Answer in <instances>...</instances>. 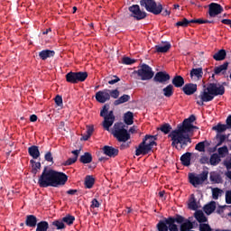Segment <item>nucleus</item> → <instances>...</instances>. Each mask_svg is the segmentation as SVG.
<instances>
[{"instance_id":"nucleus-1","label":"nucleus","mask_w":231,"mask_h":231,"mask_svg":"<svg viewBox=\"0 0 231 231\" xmlns=\"http://www.w3.org/2000/svg\"><path fill=\"white\" fill-rule=\"evenodd\" d=\"M196 122V116L191 115L189 118L183 120L182 124L177 125L175 130L169 134V138L171 140V147L177 149H185L189 143H192V139L189 133H192L196 126L192 123ZM180 145V148L178 147Z\"/></svg>"},{"instance_id":"nucleus-2","label":"nucleus","mask_w":231,"mask_h":231,"mask_svg":"<svg viewBox=\"0 0 231 231\" xmlns=\"http://www.w3.org/2000/svg\"><path fill=\"white\" fill-rule=\"evenodd\" d=\"M204 88H205L199 96L200 101H197L198 106H205V102H212V100H214V97L225 95V87L223 85L209 83L207 87L204 86Z\"/></svg>"},{"instance_id":"nucleus-3","label":"nucleus","mask_w":231,"mask_h":231,"mask_svg":"<svg viewBox=\"0 0 231 231\" xmlns=\"http://www.w3.org/2000/svg\"><path fill=\"white\" fill-rule=\"evenodd\" d=\"M185 217L181 215H177L174 217H164L160 220L157 224L158 231H179L178 225H183L185 223ZM176 223L178 225H176Z\"/></svg>"},{"instance_id":"nucleus-4","label":"nucleus","mask_w":231,"mask_h":231,"mask_svg":"<svg viewBox=\"0 0 231 231\" xmlns=\"http://www.w3.org/2000/svg\"><path fill=\"white\" fill-rule=\"evenodd\" d=\"M55 176V170L49 169L45 166L42 175L38 180V185L41 189H48V187H53V180Z\"/></svg>"},{"instance_id":"nucleus-5","label":"nucleus","mask_w":231,"mask_h":231,"mask_svg":"<svg viewBox=\"0 0 231 231\" xmlns=\"http://www.w3.org/2000/svg\"><path fill=\"white\" fill-rule=\"evenodd\" d=\"M100 116L104 118L103 127L106 131H109V128L115 124V114L113 110L109 111V104H106L100 112Z\"/></svg>"},{"instance_id":"nucleus-6","label":"nucleus","mask_w":231,"mask_h":231,"mask_svg":"<svg viewBox=\"0 0 231 231\" xmlns=\"http://www.w3.org/2000/svg\"><path fill=\"white\" fill-rule=\"evenodd\" d=\"M140 5L145 8L146 12L153 14V15H160L163 12V5L157 4L155 0H141Z\"/></svg>"},{"instance_id":"nucleus-7","label":"nucleus","mask_w":231,"mask_h":231,"mask_svg":"<svg viewBox=\"0 0 231 231\" xmlns=\"http://www.w3.org/2000/svg\"><path fill=\"white\" fill-rule=\"evenodd\" d=\"M112 134L119 142H127V140H131V134L125 128H124V125L122 123H116L114 125Z\"/></svg>"},{"instance_id":"nucleus-8","label":"nucleus","mask_w":231,"mask_h":231,"mask_svg":"<svg viewBox=\"0 0 231 231\" xmlns=\"http://www.w3.org/2000/svg\"><path fill=\"white\" fill-rule=\"evenodd\" d=\"M134 73L138 75L141 80H151V79L154 77V71H152V68L145 63H143L141 68L137 70H134Z\"/></svg>"},{"instance_id":"nucleus-9","label":"nucleus","mask_w":231,"mask_h":231,"mask_svg":"<svg viewBox=\"0 0 231 231\" xmlns=\"http://www.w3.org/2000/svg\"><path fill=\"white\" fill-rule=\"evenodd\" d=\"M150 152H152V143L147 144V138H143L135 150V156H146Z\"/></svg>"},{"instance_id":"nucleus-10","label":"nucleus","mask_w":231,"mask_h":231,"mask_svg":"<svg viewBox=\"0 0 231 231\" xmlns=\"http://www.w3.org/2000/svg\"><path fill=\"white\" fill-rule=\"evenodd\" d=\"M189 183L193 187H198V185H202L204 181L208 180V171H202V173L196 175L194 173L189 174Z\"/></svg>"},{"instance_id":"nucleus-11","label":"nucleus","mask_w":231,"mask_h":231,"mask_svg":"<svg viewBox=\"0 0 231 231\" xmlns=\"http://www.w3.org/2000/svg\"><path fill=\"white\" fill-rule=\"evenodd\" d=\"M130 14V17H134L135 21H142L147 17V13L145 11H142L140 9V5H133L132 6L128 7Z\"/></svg>"},{"instance_id":"nucleus-12","label":"nucleus","mask_w":231,"mask_h":231,"mask_svg":"<svg viewBox=\"0 0 231 231\" xmlns=\"http://www.w3.org/2000/svg\"><path fill=\"white\" fill-rule=\"evenodd\" d=\"M68 182V175L62 171H54V179L52 187H64Z\"/></svg>"},{"instance_id":"nucleus-13","label":"nucleus","mask_w":231,"mask_h":231,"mask_svg":"<svg viewBox=\"0 0 231 231\" xmlns=\"http://www.w3.org/2000/svg\"><path fill=\"white\" fill-rule=\"evenodd\" d=\"M171 80V75L165 71H159L153 77V82H158L159 84H167Z\"/></svg>"},{"instance_id":"nucleus-14","label":"nucleus","mask_w":231,"mask_h":231,"mask_svg":"<svg viewBox=\"0 0 231 231\" xmlns=\"http://www.w3.org/2000/svg\"><path fill=\"white\" fill-rule=\"evenodd\" d=\"M208 14L209 17H216L217 15H219V14H223V6L219 4L211 3L208 5Z\"/></svg>"},{"instance_id":"nucleus-15","label":"nucleus","mask_w":231,"mask_h":231,"mask_svg":"<svg viewBox=\"0 0 231 231\" xmlns=\"http://www.w3.org/2000/svg\"><path fill=\"white\" fill-rule=\"evenodd\" d=\"M96 100L99 104H106L109 98V89L99 90L96 93Z\"/></svg>"},{"instance_id":"nucleus-16","label":"nucleus","mask_w":231,"mask_h":231,"mask_svg":"<svg viewBox=\"0 0 231 231\" xmlns=\"http://www.w3.org/2000/svg\"><path fill=\"white\" fill-rule=\"evenodd\" d=\"M103 152L106 154V156H109V158H116L118 156V149L109 146V145H105L103 147Z\"/></svg>"},{"instance_id":"nucleus-17","label":"nucleus","mask_w":231,"mask_h":231,"mask_svg":"<svg viewBox=\"0 0 231 231\" xmlns=\"http://www.w3.org/2000/svg\"><path fill=\"white\" fill-rule=\"evenodd\" d=\"M182 91L185 95H188V96L194 95V93L198 91V85L194 83H187L182 88Z\"/></svg>"},{"instance_id":"nucleus-18","label":"nucleus","mask_w":231,"mask_h":231,"mask_svg":"<svg viewBox=\"0 0 231 231\" xmlns=\"http://www.w3.org/2000/svg\"><path fill=\"white\" fill-rule=\"evenodd\" d=\"M171 84L174 88H183L185 86V79L180 75H175L171 80Z\"/></svg>"},{"instance_id":"nucleus-19","label":"nucleus","mask_w":231,"mask_h":231,"mask_svg":"<svg viewBox=\"0 0 231 231\" xmlns=\"http://www.w3.org/2000/svg\"><path fill=\"white\" fill-rule=\"evenodd\" d=\"M37 217L34 215H28L26 216L25 225L30 228H35L37 226Z\"/></svg>"},{"instance_id":"nucleus-20","label":"nucleus","mask_w":231,"mask_h":231,"mask_svg":"<svg viewBox=\"0 0 231 231\" xmlns=\"http://www.w3.org/2000/svg\"><path fill=\"white\" fill-rule=\"evenodd\" d=\"M39 57L42 60H46V59H51V57H55V51L43 50L39 52Z\"/></svg>"},{"instance_id":"nucleus-21","label":"nucleus","mask_w":231,"mask_h":231,"mask_svg":"<svg viewBox=\"0 0 231 231\" xmlns=\"http://www.w3.org/2000/svg\"><path fill=\"white\" fill-rule=\"evenodd\" d=\"M28 153L33 158V160H37L39 156H41V152L39 151V146L32 145L28 148Z\"/></svg>"},{"instance_id":"nucleus-22","label":"nucleus","mask_w":231,"mask_h":231,"mask_svg":"<svg viewBox=\"0 0 231 231\" xmlns=\"http://www.w3.org/2000/svg\"><path fill=\"white\" fill-rule=\"evenodd\" d=\"M189 75L191 79L195 77L198 80H201L203 79V68L192 69Z\"/></svg>"},{"instance_id":"nucleus-23","label":"nucleus","mask_w":231,"mask_h":231,"mask_svg":"<svg viewBox=\"0 0 231 231\" xmlns=\"http://www.w3.org/2000/svg\"><path fill=\"white\" fill-rule=\"evenodd\" d=\"M228 61L224 62L222 65H219L218 67H215L214 73L215 75H219V73H222V75H225L226 73V69H228Z\"/></svg>"},{"instance_id":"nucleus-24","label":"nucleus","mask_w":231,"mask_h":231,"mask_svg":"<svg viewBox=\"0 0 231 231\" xmlns=\"http://www.w3.org/2000/svg\"><path fill=\"white\" fill-rule=\"evenodd\" d=\"M162 94L166 98H171L172 95H174V86L172 84L167 85L164 88H162Z\"/></svg>"},{"instance_id":"nucleus-25","label":"nucleus","mask_w":231,"mask_h":231,"mask_svg":"<svg viewBox=\"0 0 231 231\" xmlns=\"http://www.w3.org/2000/svg\"><path fill=\"white\" fill-rule=\"evenodd\" d=\"M214 60L221 61L226 59V51L225 49L219 50L213 55Z\"/></svg>"},{"instance_id":"nucleus-26","label":"nucleus","mask_w":231,"mask_h":231,"mask_svg":"<svg viewBox=\"0 0 231 231\" xmlns=\"http://www.w3.org/2000/svg\"><path fill=\"white\" fill-rule=\"evenodd\" d=\"M190 156H192V153L189 152L180 156V162L184 167H189V165H190Z\"/></svg>"},{"instance_id":"nucleus-27","label":"nucleus","mask_w":231,"mask_h":231,"mask_svg":"<svg viewBox=\"0 0 231 231\" xmlns=\"http://www.w3.org/2000/svg\"><path fill=\"white\" fill-rule=\"evenodd\" d=\"M171 50V43L166 42L164 45H156L155 51L157 53H167Z\"/></svg>"},{"instance_id":"nucleus-28","label":"nucleus","mask_w":231,"mask_h":231,"mask_svg":"<svg viewBox=\"0 0 231 231\" xmlns=\"http://www.w3.org/2000/svg\"><path fill=\"white\" fill-rule=\"evenodd\" d=\"M195 218L199 223H202V224L207 223V221H208V219L205 216V213H203V211L201 210H198L195 212Z\"/></svg>"},{"instance_id":"nucleus-29","label":"nucleus","mask_w":231,"mask_h":231,"mask_svg":"<svg viewBox=\"0 0 231 231\" xmlns=\"http://www.w3.org/2000/svg\"><path fill=\"white\" fill-rule=\"evenodd\" d=\"M80 163L88 164L91 163L93 162V155H91L89 152H85L83 155L79 158Z\"/></svg>"},{"instance_id":"nucleus-30","label":"nucleus","mask_w":231,"mask_h":231,"mask_svg":"<svg viewBox=\"0 0 231 231\" xmlns=\"http://www.w3.org/2000/svg\"><path fill=\"white\" fill-rule=\"evenodd\" d=\"M75 73H76V84H79V82H85L86 79H88L87 71H79Z\"/></svg>"},{"instance_id":"nucleus-31","label":"nucleus","mask_w":231,"mask_h":231,"mask_svg":"<svg viewBox=\"0 0 231 231\" xmlns=\"http://www.w3.org/2000/svg\"><path fill=\"white\" fill-rule=\"evenodd\" d=\"M124 120H125V124H126V125H133V124L134 123V116L133 115V112L128 111L125 114L124 116Z\"/></svg>"},{"instance_id":"nucleus-32","label":"nucleus","mask_w":231,"mask_h":231,"mask_svg":"<svg viewBox=\"0 0 231 231\" xmlns=\"http://www.w3.org/2000/svg\"><path fill=\"white\" fill-rule=\"evenodd\" d=\"M221 162V157L217 153H213L210 156L209 159V164H211L213 167H216V165H219Z\"/></svg>"},{"instance_id":"nucleus-33","label":"nucleus","mask_w":231,"mask_h":231,"mask_svg":"<svg viewBox=\"0 0 231 231\" xmlns=\"http://www.w3.org/2000/svg\"><path fill=\"white\" fill-rule=\"evenodd\" d=\"M215 210H216V201H211L209 204L204 207V212L208 216H210V214H212V212H214Z\"/></svg>"},{"instance_id":"nucleus-34","label":"nucleus","mask_w":231,"mask_h":231,"mask_svg":"<svg viewBox=\"0 0 231 231\" xmlns=\"http://www.w3.org/2000/svg\"><path fill=\"white\" fill-rule=\"evenodd\" d=\"M226 129H229L228 126L221 123H218L217 125L212 127V131H216L217 134H221V133H225Z\"/></svg>"},{"instance_id":"nucleus-35","label":"nucleus","mask_w":231,"mask_h":231,"mask_svg":"<svg viewBox=\"0 0 231 231\" xmlns=\"http://www.w3.org/2000/svg\"><path fill=\"white\" fill-rule=\"evenodd\" d=\"M131 100V96L125 94L114 102L115 106H120V104H125Z\"/></svg>"},{"instance_id":"nucleus-36","label":"nucleus","mask_w":231,"mask_h":231,"mask_svg":"<svg viewBox=\"0 0 231 231\" xmlns=\"http://www.w3.org/2000/svg\"><path fill=\"white\" fill-rule=\"evenodd\" d=\"M36 230L35 231H48V228H50V224L48 221H41L38 224H36Z\"/></svg>"},{"instance_id":"nucleus-37","label":"nucleus","mask_w":231,"mask_h":231,"mask_svg":"<svg viewBox=\"0 0 231 231\" xmlns=\"http://www.w3.org/2000/svg\"><path fill=\"white\" fill-rule=\"evenodd\" d=\"M65 79L69 84H77L76 72L70 71L67 73Z\"/></svg>"},{"instance_id":"nucleus-38","label":"nucleus","mask_w":231,"mask_h":231,"mask_svg":"<svg viewBox=\"0 0 231 231\" xmlns=\"http://www.w3.org/2000/svg\"><path fill=\"white\" fill-rule=\"evenodd\" d=\"M95 185V178L91 175H88L85 178V187L86 189H93V186Z\"/></svg>"},{"instance_id":"nucleus-39","label":"nucleus","mask_w":231,"mask_h":231,"mask_svg":"<svg viewBox=\"0 0 231 231\" xmlns=\"http://www.w3.org/2000/svg\"><path fill=\"white\" fill-rule=\"evenodd\" d=\"M160 131L164 134H171L172 133V126L169 123H165L160 127Z\"/></svg>"},{"instance_id":"nucleus-40","label":"nucleus","mask_w":231,"mask_h":231,"mask_svg":"<svg viewBox=\"0 0 231 231\" xmlns=\"http://www.w3.org/2000/svg\"><path fill=\"white\" fill-rule=\"evenodd\" d=\"M63 223H66V225H69V226H71L73 223H75V217L72 215H67L62 218Z\"/></svg>"},{"instance_id":"nucleus-41","label":"nucleus","mask_w":231,"mask_h":231,"mask_svg":"<svg viewBox=\"0 0 231 231\" xmlns=\"http://www.w3.org/2000/svg\"><path fill=\"white\" fill-rule=\"evenodd\" d=\"M52 226H56L57 230H64L66 228V225L64 224V221L61 220H54L52 222Z\"/></svg>"},{"instance_id":"nucleus-42","label":"nucleus","mask_w":231,"mask_h":231,"mask_svg":"<svg viewBox=\"0 0 231 231\" xmlns=\"http://www.w3.org/2000/svg\"><path fill=\"white\" fill-rule=\"evenodd\" d=\"M223 194V189L219 188H215L212 190V198L213 199H219V195Z\"/></svg>"},{"instance_id":"nucleus-43","label":"nucleus","mask_w":231,"mask_h":231,"mask_svg":"<svg viewBox=\"0 0 231 231\" xmlns=\"http://www.w3.org/2000/svg\"><path fill=\"white\" fill-rule=\"evenodd\" d=\"M209 180L213 183H219V181H221V176L213 172V173H210Z\"/></svg>"},{"instance_id":"nucleus-44","label":"nucleus","mask_w":231,"mask_h":231,"mask_svg":"<svg viewBox=\"0 0 231 231\" xmlns=\"http://www.w3.org/2000/svg\"><path fill=\"white\" fill-rule=\"evenodd\" d=\"M218 154L221 156V158H225L226 154H228V147L227 146H223L218 148Z\"/></svg>"},{"instance_id":"nucleus-45","label":"nucleus","mask_w":231,"mask_h":231,"mask_svg":"<svg viewBox=\"0 0 231 231\" xmlns=\"http://www.w3.org/2000/svg\"><path fill=\"white\" fill-rule=\"evenodd\" d=\"M32 174H33V176H37V172H39V171H41V162H37L33 165H32Z\"/></svg>"},{"instance_id":"nucleus-46","label":"nucleus","mask_w":231,"mask_h":231,"mask_svg":"<svg viewBox=\"0 0 231 231\" xmlns=\"http://www.w3.org/2000/svg\"><path fill=\"white\" fill-rule=\"evenodd\" d=\"M108 95H109V98H118V97H120V91H118V89H114V90H109L108 89Z\"/></svg>"},{"instance_id":"nucleus-47","label":"nucleus","mask_w":231,"mask_h":231,"mask_svg":"<svg viewBox=\"0 0 231 231\" xmlns=\"http://www.w3.org/2000/svg\"><path fill=\"white\" fill-rule=\"evenodd\" d=\"M217 138L218 139L217 145L219 147V145H223V143L226 140L227 136L226 134H217Z\"/></svg>"},{"instance_id":"nucleus-48","label":"nucleus","mask_w":231,"mask_h":231,"mask_svg":"<svg viewBox=\"0 0 231 231\" xmlns=\"http://www.w3.org/2000/svg\"><path fill=\"white\" fill-rule=\"evenodd\" d=\"M123 64H126L127 66H131V64H134L136 62V60L131 59L129 57H124L122 60Z\"/></svg>"},{"instance_id":"nucleus-49","label":"nucleus","mask_w":231,"mask_h":231,"mask_svg":"<svg viewBox=\"0 0 231 231\" xmlns=\"http://www.w3.org/2000/svg\"><path fill=\"white\" fill-rule=\"evenodd\" d=\"M175 26H181L182 28H187L189 26V20L187 18H183L182 21L177 22Z\"/></svg>"},{"instance_id":"nucleus-50","label":"nucleus","mask_w":231,"mask_h":231,"mask_svg":"<svg viewBox=\"0 0 231 231\" xmlns=\"http://www.w3.org/2000/svg\"><path fill=\"white\" fill-rule=\"evenodd\" d=\"M195 149L196 151H199V152H205V142L197 143Z\"/></svg>"},{"instance_id":"nucleus-51","label":"nucleus","mask_w":231,"mask_h":231,"mask_svg":"<svg viewBox=\"0 0 231 231\" xmlns=\"http://www.w3.org/2000/svg\"><path fill=\"white\" fill-rule=\"evenodd\" d=\"M199 231H212V227L208 224H199Z\"/></svg>"},{"instance_id":"nucleus-52","label":"nucleus","mask_w":231,"mask_h":231,"mask_svg":"<svg viewBox=\"0 0 231 231\" xmlns=\"http://www.w3.org/2000/svg\"><path fill=\"white\" fill-rule=\"evenodd\" d=\"M189 208H190V210H198V204L196 203V199L193 198L192 200L189 201Z\"/></svg>"},{"instance_id":"nucleus-53","label":"nucleus","mask_w":231,"mask_h":231,"mask_svg":"<svg viewBox=\"0 0 231 231\" xmlns=\"http://www.w3.org/2000/svg\"><path fill=\"white\" fill-rule=\"evenodd\" d=\"M45 162H49L50 163H53V155L51 152H47L44 155Z\"/></svg>"},{"instance_id":"nucleus-54","label":"nucleus","mask_w":231,"mask_h":231,"mask_svg":"<svg viewBox=\"0 0 231 231\" xmlns=\"http://www.w3.org/2000/svg\"><path fill=\"white\" fill-rule=\"evenodd\" d=\"M77 162V157H73V158H69L64 163L63 165L65 167H68L69 165H73V163H75Z\"/></svg>"},{"instance_id":"nucleus-55","label":"nucleus","mask_w":231,"mask_h":231,"mask_svg":"<svg viewBox=\"0 0 231 231\" xmlns=\"http://www.w3.org/2000/svg\"><path fill=\"white\" fill-rule=\"evenodd\" d=\"M91 208H100V202L97 199H93L91 201Z\"/></svg>"},{"instance_id":"nucleus-56","label":"nucleus","mask_w":231,"mask_h":231,"mask_svg":"<svg viewBox=\"0 0 231 231\" xmlns=\"http://www.w3.org/2000/svg\"><path fill=\"white\" fill-rule=\"evenodd\" d=\"M55 104L60 107L62 106V96L57 95L54 98Z\"/></svg>"},{"instance_id":"nucleus-57","label":"nucleus","mask_w":231,"mask_h":231,"mask_svg":"<svg viewBox=\"0 0 231 231\" xmlns=\"http://www.w3.org/2000/svg\"><path fill=\"white\" fill-rule=\"evenodd\" d=\"M226 203L231 205V190L226 192Z\"/></svg>"},{"instance_id":"nucleus-58","label":"nucleus","mask_w":231,"mask_h":231,"mask_svg":"<svg viewBox=\"0 0 231 231\" xmlns=\"http://www.w3.org/2000/svg\"><path fill=\"white\" fill-rule=\"evenodd\" d=\"M199 162L202 165L208 164V163H210V159H208V157H207V156H203L200 158Z\"/></svg>"},{"instance_id":"nucleus-59","label":"nucleus","mask_w":231,"mask_h":231,"mask_svg":"<svg viewBox=\"0 0 231 231\" xmlns=\"http://www.w3.org/2000/svg\"><path fill=\"white\" fill-rule=\"evenodd\" d=\"M214 23L213 21H210V20H203V19H201V18H199V19H197V23L198 24H207V23Z\"/></svg>"},{"instance_id":"nucleus-60","label":"nucleus","mask_w":231,"mask_h":231,"mask_svg":"<svg viewBox=\"0 0 231 231\" xmlns=\"http://www.w3.org/2000/svg\"><path fill=\"white\" fill-rule=\"evenodd\" d=\"M89 138H91V134H89L88 133H85L84 134H82L80 140L81 142H88V140H89Z\"/></svg>"},{"instance_id":"nucleus-61","label":"nucleus","mask_w":231,"mask_h":231,"mask_svg":"<svg viewBox=\"0 0 231 231\" xmlns=\"http://www.w3.org/2000/svg\"><path fill=\"white\" fill-rule=\"evenodd\" d=\"M116 82H120V78H118V76H114V79L108 80V84H110V86L116 84Z\"/></svg>"},{"instance_id":"nucleus-62","label":"nucleus","mask_w":231,"mask_h":231,"mask_svg":"<svg viewBox=\"0 0 231 231\" xmlns=\"http://www.w3.org/2000/svg\"><path fill=\"white\" fill-rule=\"evenodd\" d=\"M225 167L227 169V171L231 170V158L228 161H226L224 162Z\"/></svg>"},{"instance_id":"nucleus-63","label":"nucleus","mask_w":231,"mask_h":231,"mask_svg":"<svg viewBox=\"0 0 231 231\" xmlns=\"http://www.w3.org/2000/svg\"><path fill=\"white\" fill-rule=\"evenodd\" d=\"M226 125H227L228 129H231V115L227 116L226 120Z\"/></svg>"},{"instance_id":"nucleus-64","label":"nucleus","mask_w":231,"mask_h":231,"mask_svg":"<svg viewBox=\"0 0 231 231\" xmlns=\"http://www.w3.org/2000/svg\"><path fill=\"white\" fill-rule=\"evenodd\" d=\"M94 131H95V128L93 126H89V125L87 126L86 132L88 133V134L92 135Z\"/></svg>"}]
</instances>
